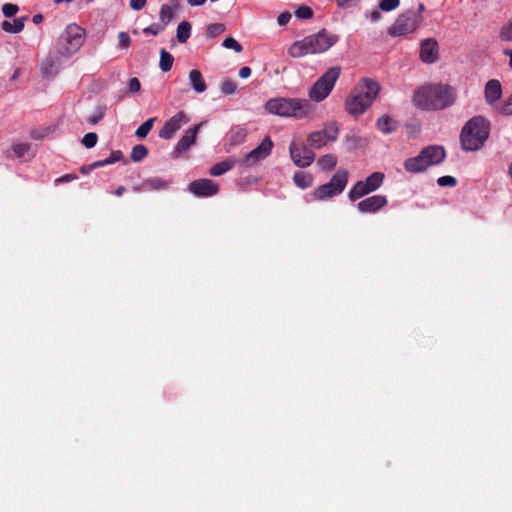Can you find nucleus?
Here are the masks:
<instances>
[{
    "mask_svg": "<svg viewBox=\"0 0 512 512\" xmlns=\"http://www.w3.org/2000/svg\"><path fill=\"white\" fill-rule=\"evenodd\" d=\"M455 89L449 85L432 84L414 92L413 103L422 110H442L456 101Z\"/></svg>",
    "mask_w": 512,
    "mask_h": 512,
    "instance_id": "f257e3e1",
    "label": "nucleus"
},
{
    "mask_svg": "<svg viewBox=\"0 0 512 512\" xmlns=\"http://www.w3.org/2000/svg\"><path fill=\"white\" fill-rule=\"evenodd\" d=\"M380 88L376 80L360 79L345 100V111L353 117L361 116L377 98Z\"/></svg>",
    "mask_w": 512,
    "mask_h": 512,
    "instance_id": "f03ea898",
    "label": "nucleus"
},
{
    "mask_svg": "<svg viewBox=\"0 0 512 512\" xmlns=\"http://www.w3.org/2000/svg\"><path fill=\"white\" fill-rule=\"evenodd\" d=\"M338 40V35L322 29L315 34L304 37L302 40L295 41L289 47L288 54L293 58H300L309 54L323 53L336 44Z\"/></svg>",
    "mask_w": 512,
    "mask_h": 512,
    "instance_id": "7ed1b4c3",
    "label": "nucleus"
},
{
    "mask_svg": "<svg viewBox=\"0 0 512 512\" xmlns=\"http://www.w3.org/2000/svg\"><path fill=\"white\" fill-rule=\"evenodd\" d=\"M490 133V122L483 116H474L463 126L460 133L461 148L467 152L481 149Z\"/></svg>",
    "mask_w": 512,
    "mask_h": 512,
    "instance_id": "20e7f679",
    "label": "nucleus"
},
{
    "mask_svg": "<svg viewBox=\"0 0 512 512\" xmlns=\"http://www.w3.org/2000/svg\"><path fill=\"white\" fill-rule=\"evenodd\" d=\"M265 109L271 114L297 119L305 118L313 111L307 100L298 98H273L266 102Z\"/></svg>",
    "mask_w": 512,
    "mask_h": 512,
    "instance_id": "39448f33",
    "label": "nucleus"
},
{
    "mask_svg": "<svg viewBox=\"0 0 512 512\" xmlns=\"http://www.w3.org/2000/svg\"><path fill=\"white\" fill-rule=\"evenodd\" d=\"M85 34V30L79 25L69 24L57 39L58 54L64 57L75 54L83 45Z\"/></svg>",
    "mask_w": 512,
    "mask_h": 512,
    "instance_id": "423d86ee",
    "label": "nucleus"
},
{
    "mask_svg": "<svg viewBox=\"0 0 512 512\" xmlns=\"http://www.w3.org/2000/svg\"><path fill=\"white\" fill-rule=\"evenodd\" d=\"M340 74L341 68L339 66L330 67L309 89V98L314 102H321L326 99L333 90Z\"/></svg>",
    "mask_w": 512,
    "mask_h": 512,
    "instance_id": "0eeeda50",
    "label": "nucleus"
},
{
    "mask_svg": "<svg viewBox=\"0 0 512 512\" xmlns=\"http://www.w3.org/2000/svg\"><path fill=\"white\" fill-rule=\"evenodd\" d=\"M423 18L413 10L400 14L388 28L387 33L392 37L404 36L415 32L422 24Z\"/></svg>",
    "mask_w": 512,
    "mask_h": 512,
    "instance_id": "6e6552de",
    "label": "nucleus"
},
{
    "mask_svg": "<svg viewBox=\"0 0 512 512\" xmlns=\"http://www.w3.org/2000/svg\"><path fill=\"white\" fill-rule=\"evenodd\" d=\"M338 134V125L336 122H330L325 124L323 129L311 132L307 137V143L311 149H320L328 142L336 141Z\"/></svg>",
    "mask_w": 512,
    "mask_h": 512,
    "instance_id": "1a4fd4ad",
    "label": "nucleus"
},
{
    "mask_svg": "<svg viewBox=\"0 0 512 512\" xmlns=\"http://www.w3.org/2000/svg\"><path fill=\"white\" fill-rule=\"evenodd\" d=\"M273 148V142L270 137H265L262 142L252 151H250L244 158L238 160L242 166L252 167L257 165L261 160L267 158Z\"/></svg>",
    "mask_w": 512,
    "mask_h": 512,
    "instance_id": "9d476101",
    "label": "nucleus"
},
{
    "mask_svg": "<svg viewBox=\"0 0 512 512\" xmlns=\"http://www.w3.org/2000/svg\"><path fill=\"white\" fill-rule=\"evenodd\" d=\"M289 153L293 163L300 168L309 167L315 160V153L304 143L296 144L292 142Z\"/></svg>",
    "mask_w": 512,
    "mask_h": 512,
    "instance_id": "9b49d317",
    "label": "nucleus"
},
{
    "mask_svg": "<svg viewBox=\"0 0 512 512\" xmlns=\"http://www.w3.org/2000/svg\"><path fill=\"white\" fill-rule=\"evenodd\" d=\"M189 122V118L185 112L179 111L169 120L165 122L163 127L159 130V137L165 140L171 139L175 133L180 130L182 125Z\"/></svg>",
    "mask_w": 512,
    "mask_h": 512,
    "instance_id": "f8f14e48",
    "label": "nucleus"
},
{
    "mask_svg": "<svg viewBox=\"0 0 512 512\" xmlns=\"http://www.w3.org/2000/svg\"><path fill=\"white\" fill-rule=\"evenodd\" d=\"M188 190L197 197H211L218 193L219 187L211 179L203 178L192 181Z\"/></svg>",
    "mask_w": 512,
    "mask_h": 512,
    "instance_id": "ddd939ff",
    "label": "nucleus"
},
{
    "mask_svg": "<svg viewBox=\"0 0 512 512\" xmlns=\"http://www.w3.org/2000/svg\"><path fill=\"white\" fill-rule=\"evenodd\" d=\"M202 125L203 122L198 123L185 131L183 136L178 140L172 152L175 158L186 152L196 142L197 134Z\"/></svg>",
    "mask_w": 512,
    "mask_h": 512,
    "instance_id": "4468645a",
    "label": "nucleus"
},
{
    "mask_svg": "<svg viewBox=\"0 0 512 512\" xmlns=\"http://www.w3.org/2000/svg\"><path fill=\"white\" fill-rule=\"evenodd\" d=\"M419 57L423 63L433 64L439 59V45L434 38H427L421 41Z\"/></svg>",
    "mask_w": 512,
    "mask_h": 512,
    "instance_id": "2eb2a0df",
    "label": "nucleus"
},
{
    "mask_svg": "<svg viewBox=\"0 0 512 512\" xmlns=\"http://www.w3.org/2000/svg\"><path fill=\"white\" fill-rule=\"evenodd\" d=\"M387 197L384 195H374L368 197L357 204V209L361 213H375L387 205Z\"/></svg>",
    "mask_w": 512,
    "mask_h": 512,
    "instance_id": "dca6fc26",
    "label": "nucleus"
},
{
    "mask_svg": "<svg viewBox=\"0 0 512 512\" xmlns=\"http://www.w3.org/2000/svg\"><path fill=\"white\" fill-rule=\"evenodd\" d=\"M420 152L422 153V156H424L425 163H427L429 167L440 164L446 156L444 148L439 145L428 146Z\"/></svg>",
    "mask_w": 512,
    "mask_h": 512,
    "instance_id": "f3484780",
    "label": "nucleus"
},
{
    "mask_svg": "<svg viewBox=\"0 0 512 512\" xmlns=\"http://www.w3.org/2000/svg\"><path fill=\"white\" fill-rule=\"evenodd\" d=\"M485 100L489 105L495 104L502 96V86L497 79L489 80L484 90Z\"/></svg>",
    "mask_w": 512,
    "mask_h": 512,
    "instance_id": "a211bd4d",
    "label": "nucleus"
},
{
    "mask_svg": "<svg viewBox=\"0 0 512 512\" xmlns=\"http://www.w3.org/2000/svg\"><path fill=\"white\" fill-rule=\"evenodd\" d=\"M404 168L410 173H421L425 171L429 166L425 163L424 156L420 152L417 156L408 158L404 161Z\"/></svg>",
    "mask_w": 512,
    "mask_h": 512,
    "instance_id": "6ab92c4d",
    "label": "nucleus"
},
{
    "mask_svg": "<svg viewBox=\"0 0 512 512\" xmlns=\"http://www.w3.org/2000/svg\"><path fill=\"white\" fill-rule=\"evenodd\" d=\"M349 173L346 169H339L328 182L338 194L342 193L348 183Z\"/></svg>",
    "mask_w": 512,
    "mask_h": 512,
    "instance_id": "aec40b11",
    "label": "nucleus"
},
{
    "mask_svg": "<svg viewBox=\"0 0 512 512\" xmlns=\"http://www.w3.org/2000/svg\"><path fill=\"white\" fill-rule=\"evenodd\" d=\"M236 164H238V160L234 157H229L221 162L214 164L210 168L209 173L212 176H220L233 169L236 166Z\"/></svg>",
    "mask_w": 512,
    "mask_h": 512,
    "instance_id": "412c9836",
    "label": "nucleus"
},
{
    "mask_svg": "<svg viewBox=\"0 0 512 512\" xmlns=\"http://www.w3.org/2000/svg\"><path fill=\"white\" fill-rule=\"evenodd\" d=\"M189 83L197 93H203L207 89V85L200 70L193 69L189 72Z\"/></svg>",
    "mask_w": 512,
    "mask_h": 512,
    "instance_id": "4be33fe9",
    "label": "nucleus"
},
{
    "mask_svg": "<svg viewBox=\"0 0 512 512\" xmlns=\"http://www.w3.org/2000/svg\"><path fill=\"white\" fill-rule=\"evenodd\" d=\"M27 19H28L27 16H22V17L14 19L12 23L5 20L1 23V28L3 31H5L7 33H12V34L20 33L24 29L25 22L27 21Z\"/></svg>",
    "mask_w": 512,
    "mask_h": 512,
    "instance_id": "5701e85b",
    "label": "nucleus"
},
{
    "mask_svg": "<svg viewBox=\"0 0 512 512\" xmlns=\"http://www.w3.org/2000/svg\"><path fill=\"white\" fill-rule=\"evenodd\" d=\"M336 195H339L335 189L331 187L329 183H325L317 187L313 193L312 197L314 200L322 201L329 198H332Z\"/></svg>",
    "mask_w": 512,
    "mask_h": 512,
    "instance_id": "b1692460",
    "label": "nucleus"
},
{
    "mask_svg": "<svg viewBox=\"0 0 512 512\" xmlns=\"http://www.w3.org/2000/svg\"><path fill=\"white\" fill-rule=\"evenodd\" d=\"M376 127L384 134H390L397 129V123L388 115H383L378 118Z\"/></svg>",
    "mask_w": 512,
    "mask_h": 512,
    "instance_id": "393cba45",
    "label": "nucleus"
},
{
    "mask_svg": "<svg viewBox=\"0 0 512 512\" xmlns=\"http://www.w3.org/2000/svg\"><path fill=\"white\" fill-rule=\"evenodd\" d=\"M313 180V175L309 172L297 171L293 175V181L295 185L300 189H306L310 187L313 183Z\"/></svg>",
    "mask_w": 512,
    "mask_h": 512,
    "instance_id": "a878e982",
    "label": "nucleus"
},
{
    "mask_svg": "<svg viewBox=\"0 0 512 512\" xmlns=\"http://www.w3.org/2000/svg\"><path fill=\"white\" fill-rule=\"evenodd\" d=\"M57 61L53 56H48L42 63L41 73L45 78H53L57 74Z\"/></svg>",
    "mask_w": 512,
    "mask_h": 512,
    "instance_id": "bb28decb",
    "label": "nucleus"
},
{
    "mask_svg": "<svg viewBox=\"0 0 512 512\" xmlns=\"http://www.w3.org/2000/svg\"><path fill=\"white\" fill-rule=\"evenodd\" d=\"M145 185H147V191L166 190L170 187L171 181L160 177H151L145 179Z\"/></svg>",
    "mask_w": 512,
    "mask_h": 512,
    "instance_id": "cd10ccee",
    "label": "nucleus"
},
{
    "mask_svg": "<svg viewBox=\"0 0 512 512\" xmlns=\"http://www.w3.org/2000/svg\"><path fill=\"white\" fill-rule=\"evenodd\" d=\"M384 177L385 176L382 172H374L362 181V183L370 190V192H374L382 185Z\"/></svg>",
    "mask_w": 512,
    "mask_h": 512,
    "instance_id": "c85d7f7f",
    "label": "nucleus"
},
{
    "mask_svg": "<svg viewBox=\"0 0 512 512\" xmlns=\"http://www.w3.org/2000/svg\"><path fill=\"white\" fill-rule=\"evenodd\" d=\"M369 193H371L370 190L366 186H364L362 181H358L350 189L348 197L351 201H355Z\"/></svg>",
    "mask_w": 512,
    "mask_h": 512,
    "instance_id": "c756f323",
    "label": "nucleus"
},
{
    "mask_svg": "<svg viewBox=\"0 0 512 512\" xmlns=\"http://www.w3.org/2000/svg\"><path fill=\"white\" fill-rule=\"evenodd\" d=\"M123 157V153L120 150L112 151L110 156L104 160H99L90 165V169H96L99 167H103L109 164L116 163L120 161Z\"/></svg>",
    "mask_w": 512,
    "mask_h": 512,
    "instance_id": "7c9ffc66",
    "label": "nucleus"
},
{
    "mask_svg": "<svg viewBox=\"0 0 512 512\" xmlns=\"http://www.w3.org/2000/svg\"><path fill=\"white\" fill-rule=\"evenodd\" d=\"M191 28L192 27L189 21L184 20L179 23L176 31V37L180 43L187 42L191 35Z\"/></svg>",
    "mask_w": 512,
    "mask_h": 512,
    "instance_id": "2f4dec72",
    "label": "nucleus"
},
{
    "mask_svg": "<svg viewBox=\"0 0 512 512\" xmlns=\"http://www.w3.org/2000/svg\"><path fill=\"white\" fill-rule=\"evenodd\" d=\"M317 164L323 171H330L337 164V157L333 154H325L318 159Z\"/></svg>",
    "mask_w": 512,
    "mask_h": 512,
    "instance_id": "473e14b6",
    "label": "nucleus"
},
{
    "mask_svg": "<svg viewBox=\"0 0 512 512\" xmlns=\"http://www.w3.org/2000/svg\"><path fill=\"white\" fill-rule=\"evenodd\" d=\"M174 63V57L165 49L160 50V62L159 67L163 72L171 70Z\"/></svg>",
    "mask_w": 512,
    "mask_h": 512,
    "instance_id": "72a5a7b5",
    "label": "nucleus"
},
{
    "mask_svg": "<svg viewBox=\"0 0 512 512\" xmlns=\"http://www.w3.org/2000/svg\"><path fill=\"white\" fill-rule=\"evenodd\" d=\"M173 17H174V12L172 10V7L168 4H163L161 6L160 12H159V18L163 24L162 26L166 27L170 23V21L172 20Z\"/></svg>",
    "mask_w": 512,
    "mask_h": 512,
    "instance_id": "f704fd0d",
    "label": "nucleus"
},
{
    "mask_svg": "<svg viewBox=\"0 0 512 512\" xmlns=\"http://www.w3.org/2000/svg\"><path fill=\"white\" fill-rule=\"evenodd\" d=\"M147 155V147L142 144H138L132 148L130 157L133 162H141Z\"/></svg>",
    "mask_w": 512,
    "mask_h": 512,
    "instance_id": "c9c22d12",
    "label": "nucleus"
},
{
    "mask_svg": "<svg viewBox=\"0 0 512 512\" xmlns=\"http://www.w3.org/2000/svg\"><path fill=\"white\" fill-rule=\"evenodd\" d=\"M156 118H149L143 122L136 130L135 135L139 138H145L153 128Z\"/></svg>",
    "mask_w": 512,
    "mask_h": 512,
    "instance_id": "e433bc0d",
    "label": "nucleus"
},
{
    "mask_svg": "<svg viewBox=\"0 0 512 512\" xmlns=\"http://www.w3.org/2000/svg\"><path fill=\"white\" fill-rule=\"evenodd\" d=\"M226 30V27L222 23H213L207 26L206 34L209 38L213 39Z\"/></svg>",
    "mask_w": 512,
    "mask_h": 512,
    "instance_id": "4c0bfd02",
    "label": "nucleus"
},
{
    "mask_svg": "<svg viewBox=\"0 0 512 512\" xmlns=\"http://www.w3.org/2000/svg\"><path fill=\"white\" fill-rule=\"evenodd\" d=\"M106 111L107 107L105 105L97 106L94 113L88 118V122L93 125L99 123L105 116Z\"/></svg>",
    "mask_w": 512,
    "mask_h": 512,
    "instance_id": "58836bf2",
    "label": "nucleus"
},
{
    "mask_svg": "<svg viewBox=\"0 0 512 512\" xmlns=\"http://www.w3.org/2000/svg\"><path fill=\"white\" fill-rule=\"evenodd\" d=\"M237 90V83L233 80L227 79L221 83V91L224 94L231 95Z\"/></svg>",
    "mask_w": 512,
    "mask_h": 512,
    "instance_id": "ea45409f",
    "label": "nucleus"
},
{
    "mask_svg": "<svg viewBox=\"0 0 512 512\" xmlns=\"http://www.w3.org/2000/svg\"><path fill=\"white\" fill-rule=\"evenodd\" d=\"M222 45L227 49H233L237 53H240L243 50L242 45L232 37H227L224 39Z\"/></svg>",
    "mask_w": 512,
    "mask_h": 512,
    "instance_id": "a19ab883",
    "label": "nucleus"
},
{
    "mask_svg": "<svg viewBox=\"0 0 512 512\" xmlns=\"http://www.w3.org/2000/svg\"><path fill=\"white\" fill-rule=\"evenodd\" d=\"M499 37L502 41H512V20L501 28Z\"/></svg>",
    "mask_w": 512,
    "mask_h": 512,
    "instance_id": "79ce46f5",
    "label": "nucleus"
},
{
    "mask_svg": "<svg viewBox=\"0 0 512 512\" xmlns=\"http://www.w3.org/2000/svg\"><path fill=\"white\" fill-rule=\"evenodd\" d=\"M19 11V7L16 4L5 3L2 6V13L6 18H11L16 15Z\"/></svg>",
    "mask_w": 512,
    "mask_h": 512,
    "instance_id": "37998d69",
    "label": "nucleus"
},
{
    "mask_svg": "<svg viewBox=\"0 0 512 512\" xmlns=\"http://www.w3.org/2000/svg\"><path fill=\"white\" fill-rule=\"evenodd\" d=\"M97 140H98L97 134L94 132H89L84 135V137L82 139V144L86 148H93L96 145Z\"/></svg>",
    "mask_w": 512,
    "mask_h": 512,
    "instance_id": "c03bdc74",
    "label": "nucleus"
},
{
    "mask_svg": "<svg viewBox=\"0 0 512 512\" xmlns=\"http://www.w3.org/2000/svg\"><path fill=\"white\" fill-rule=\"evenodd\" d=\"M400 4V0H381L379 8L383 11H392L396 9Z\"/></svg>",
    "mask_w": 512,
    "mask_h": 512,
    "instance_id": "a18cd8bd",
    "label": "nucleus"
},
{
    "mask_svg": "<svg viewBox=\"0 0 512 512\" xmlns=\"http://www.w3.org/2000/svg\"><path fill=\"white\" fill-rule=\"evenodd\" d=\"M295 14L299 19L307 20L313 17V10L308 6H301L296 10Z\"/></svg>",
    "mask_w": 512,
    "mask_h": 512,
    "instance_id": "49530a36",
    "label": "nucleus"
},
{
    "mask_svg": "<svg viewBox=\"0 0 512 512\" xmlns=\"http://www.w3.org/2000/svg\"><path fill=\"white\" fill-rule=\"evenodd\" d=\"M437 183L441 187H455L457 185V179L453 176H442L438 178Z\"/></svg>",
    "mask_w": 512,
    "mask_h": 512,
    "instance_id": "de8ad7c7",
    "label": "nucleus"
},
{
    "mask_svg": "<svg viewBox=\"0 0 512 512\" xmlns=\"http://www.w3.org/2000/svg\"><path fill=\"white\" fill-rule=\"evenodd\" d=\"M118 41H119L120 47H122L124 49L129 48V46L131 45V38H130L129 34L124 31H122L118 34Z\"/></svg>",
    "mask_w": 512,
    "mask_h": 512,
    "instance_id": "09e8293b",
    "label": "nucleus"
},
{
    "mask_svg": "<svg viewBox=\"0 0 512 512\" xmlns=\"http://www.w3.org/2000/svg\"><path fill=\"white\" fill-rule=\"evenodd\" d=\"M29 149L30 145L25 143L15 144L13 146V151L18 157H24Z\"/></svg>",
    "mask_w": 512,
    "mask_h": 512,
    "instance_id": "8fccbe9b",
    "label": "nucleus"
},
{
    "mask_svg": "<svg viewBox=\"0 0 512 512\" xmlns=\"http://www.w3.org/2000/svg\"><path fill=\"white\" fill-rule=\"evenodd\" d=\"M337 2L338 7L342 9H349L357 7L360 3V0H335Z\"/></svg>",
    "mask_w": 512,
    "mask_h": 512,
    "instance_id": "3c124183",
    "label": "nucleus"
},
{
    "mask_svg": "<svg viewBox=\"0 0 512 512\" xmlns=\"http://www.w3.org/2000/svg\"><path fill=\"white\" fill-rule=\"evenodd\" d=\"M165 27L162 25L153 23L150 26L143 29L144 34H152L154 36L158 35Z\"/></svg>",
    "mask_w": 512,
    "mask_h": 512,
    "instance_id": "603ef678",
    "label": "nucleus"
},
{
    "mask_svg": "<svg viewBox=\"0 0 512 512\" xmlns=\"http://www.w3.org/2000/svg\"><path fill=\"white\" fill-rule=\"evenodd\" d=\"M500 112L503 115H512V94L505 100L500 108Z\"/></svg>",
    "mask_w": 512,
    "mask_h": 512,
    "instance_id": "864d4df0",
    "label": "nucleus"
},
{
    "mask_svg": "<svg viewBox=\"0 0 512 512\" xmlns=\"http://www.w3.org/2000/svg\"><path fill=\"white\" fill-rule=\"evenodd\" d=\"M128 88L131 93H137L141 89V83L138 78L133 77L128 81Z\"/></svg>",
    "mask_w": 512,
    "mask_h": 512,
    "instance_id": "5fc2aeb1",
    "label": "nucleus"
},
{
    "mask_svg": "<svg viewBox=\"0 0 512 512\" xmlns=\"http://www.w3.org/2000/svg\"><path fill=\"white\" fill-rule=\"evenodd\" d=\"M147 0H130L129 5L131 9L135 11H139L143 9L146 5Z\"/></svg>",
    "mask_w": 512,
    "mask_h": 512,
    "instance_id": "6e6d98bb",
    "label": "nucleus"
},
{
    "mask_svg": "<svg viewBox=\"0 0 512 512\" xmlns=\"http://www.w3.org/2000/svg\"><path fill=\"white\" fill-rule=\"evenodd\" d=\"M290 19L291 14L289 12H283L278 16L277 21L280 26H284L290 21Z\"/></svg>",
    "mask_w": 512,
    "mask_h": 512,
    "instance_id": "4d7b16f0",
    "label": "nucleus"
},
{
    "mask_svg": "<svg viewBox=\"0 0 512 512\" xmlns=\"http://www.w3.org/2000/svg\"><path fill=\"white\" fill-rule=\"evenodd\" d=\"M76 178H77V176L74 175V174H66V175H63V176L57 178L55 180V182L56 183H59V182H70L72 180H75Z\"/></svg>",
    "mask_w": 512,
    "mask_h": 512,
    "instance_id": "13d9d810",
    "label": "nucleus"
},
{
    "mask_svg": "<svg viewBox=\"0 0 512 512\" xmlns=\"http://www.w3.org/2000/svg\"><path fill=\"white\" fill-rule=\"evenodd\" d=\"M251 68L248 66H243L239 70V76L243 79L248 78L251 75Z\"/></svg>",
    "mask_w": 512,
    "mask_h": 512,
    "instance_id": "bf43d9fd",
    "label": "nucleus"
},
{
    "mask_svg": "<svg viewBox=\"0 0 512 512\" xmlns=\"http://www.w3.org/2000/svg\"><path fill=\"white\" fill-rule=\"evenodd\" d=\"M132 190L136 193L147 191V185H145V180H143L139 185L133 186Z\"/></svg>",
    "mask_w": 512,
    "mask_h": 512,
    "instance_id": "052dcab7",
    "label": "nucleus"
},
{
    "mask_svg": "<svg viewBox=\"0 0 512 512\" xmlns=\"http://www.w3.org/2000/svg\"><path fill=\"white\" fill-rule=\"evenodd\" d=\"M207 0H187L190 6H202Z\"/></svg>",
    "mask_w": 512,
    "mask_h": 512,
    "instance_id": "680f3d73",
    "label": "nucleus"
},
{
    "mask_svg": "<svg viewBox=\"0 0 512 512\" xmlns=\"http://www.w3.org/2000/svg\"><path fill=\"white\" fill-rule=\"evenodd\" d=\"M43 19H44V17L42 14H35L32 18V21L34 24H40V23H42Z\"/></svg>",
    "mask_w": 512,
    "mask_h": 512,
    "instance_id": "e2e57ef3",
    "label": "nucleus"
},
{
    "mask_svg": "<svg viewBox=\"0 0 512 512\" xmlns=\"http://www.w3.org/2000/svg\"><path fill=\"white\" fill-rule=\"evenodd\" d=\"M126 191V188L124 186H119L115 191L114 195L117 197H121Z\"/></svg>",
    "mask_w": 512,
    "mask_h": 512,
    "instance_id": "0e129e2a",
    "label": "nucleus"
},
{
    "mask_svg": "<svg viewBox=\"0 0 512 512\" xmlns=\"http://www.w3.org/2000/svg\"><path fill=\"white\" fill-rule=\"evenodd\" d=\"M504 54L509 58V67L512 69V49H505Z\"/></svg>",
    "mask_w": 512,
    "mask_h": 512,
    "instance_id": "69168bd1",
    "label": "nucleus"
},
{
    "mask_svg": "<svg viewBox=\"0 0 512 512\" xmlns=\"http://www.w3.org/2000/svg\"><path fill=\"white\" fill-rule=\"evenodd\" d=\"M381 18V13L377 10H374L372 13H371V20L376 22L378 21L379 19Z\"/></svg>",
    "mask_w": 512,
    "mask_h": 512,
    "instance_id": "338daca9",
    "label": "nucleus"
},
{
    "mask_svg": "<svg viewBox=\"0 0 512 512\" xmlns=\"http://www.w3.org/2000/svg\"><path fill=\"white\" fill-rule=\"evenodd\" d=\"M245 137V134L243 133L242 130H239L237 131L234 135H233V139L236 140V139H243Z\"/></svg>",
    "mask_w": 512,
    "mask_h": 512,
    "instance_id": "774afa93",
    "label": "nucleus"
}]
</instances>
